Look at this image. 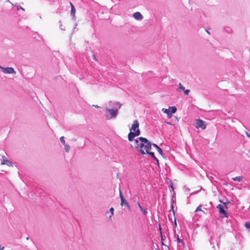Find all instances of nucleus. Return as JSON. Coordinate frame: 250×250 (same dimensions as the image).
<instances>
[{
    "instance_id": "nucleus-5",
    "label": "nucleus",
    "mask_w": 250,
    "mask_h": 250,
    "mask_svg": "<svg viewBox=\"0 0 250 250\" xmlns=\"http://www.w3.org/2000/svg\"><path fill=\"white\" fill-rule=\"evenodd\" d=\"M196 127L197 128L200 127L202 129L204 130L206 128V125L203 120L201 119H197L196 121Z\"/></svg>"
},
{
    "instance_id": "nucleus-22",
    "label": "nucleus",
    "mask_w": 250,
    "mask_h": 250,
    "mask_svg": "<svg viewBox=\"0 0 250 250\" xmlns=\"http://www.w3.org/2000/svg\"><path fill=\"white\" fill-rule=\"evenodd\" d=\"M119 193H120V197L121 199L125 198L123 196L122 193V192H121V190L120 189H119Z\"/></svg>"
},
{
    "instance_id": "nucleus-32",
    "label": "nucleus",
    "mask_w": 250,
    "mask_h": 250,
    "mask_svg": "<svg viewBox=\"0 0 250 250\" xmlns=\"http://www.w3.org/2000/svg\"><path fill=\"white\" fill-rule=\"evenodd\" d=\"M161 242H162V245H164V244L163 243V236H161Z\"/></svg>"
},
{
    "instance_id": "nucleus-9",
    "label": "nucleus",
    "mask_w": 250,
    "mask_h": 250,
    "mask_svg": "<svg viewBox=\"0 0 250 250\" xmlns=\"http://www.w3.org/2000/svg\"><path fill=\"white\" fill-rule=\"evenodd\" d=\"M162 110L164 113L167 114V117L169 118H171L172 117V113L170 112V110H169V109H167V108H162Z\"/></svg>"
},
{
    "instance_id": "nucleus-6",
    "label": "nucleus",
    "mask_w": 250,
    "mask_h": 250,
    "mask_svg": "<svg viewBox=\"0 0 250 250\" xmlns=\"http://www.w3.org/2000/svg\"><path fill=\"white\" fill-rule=\"evenodd\" d=\"M1 158L2 159V161L1 163V165H6L10 167H13V163L9 161L4 155H2Z\"/></svg>"
},
{
    "instance_id": "nucleus-13",
    "label": "nucleus",
    "mask_w": 250,
    "mask_h": 250,
    "mask_svg": "<svg viewBox=\"0 0 250 250\" xmlns=\"http://www.w3.org/2000/svg\"><path fill=\"white\" fill-rule=\"evenodd\" d=\"M169 108L171 109L170 112L172 114L175 113L177 111V108L175 106L169 107Z\"/></svg>"
},
{
    "instance_id": "nucleus-4",
    "label": "nucleus",
    "mask_w": 250,
    "mask_h": 250,
    "mask_svg": "<svg viewBox=\"0 0 250 250\" xmlns=\"http://www.w3.org/2000/svg\"><path fill=\"white\" fill-rule=\"evenodd\" d=\"M106 111H108L111 116H109L108 115H106V118L107 119H110L111 118L115 117L118 112V111L116 109H106Z\"/></svg>"
},
{
    "instance_id": "nucleus-29",
    "label": "nucleus",
    "mask_w": 250,
    "mask_h": 250,
    "mask_svg": "<svg viewBox=\"0 0 250 250\" xmlns=\"http://www.w3.org/2000/svg\"><path fill=\"white\" fill-rule=\"evenodd\" d=\"M246 134L250 139V134H249L248 132H246Z\"/></svg>"
},
{
    "instance_id": "nucleus-35",
    "label": "nucleus",
    "mask_w": 250,
    "mask_h": 250,
    "mask_svg": "<svg viewBox=\"0 0 250 250\" xmlns=\"http://www.w3.org/2000/svg\"><path fill=\"white\" fill-rule=\"evenodd\" d=\"M206 32H207L208 34H210L208 30H206Z\"/></svg>"
},
{
    "instance_id": "nucleus-31",
    "label": "nucleus",
    "mask_w": 250,
    "mask_h": 250,
    "mask_svg": "<svg viewBox=\"0 0 250 250\" xmlns=\"http://www.w3.org/2000/svg\"><path fill=\"white\" fill-rule=\"evenodd\" d=\"M165 123L167 125H172V124L170 122H165Z\"/></svg>"
},
{
    "instance_id": "nucleus-15",
    "label": "nucleus",
    "mask_w": 250,
    "mask_h": 250,
    "mask_svg": "<svg viewBox=\"0 0 250 250\" xmlns=\"http://www.w3.org/2000/svg\"><path fill=\"white\" fill-rule=\"evenodd\" d=\"M137 204L138 205V206L141 209V211L143 212V213L145 214L146 212V210L145 209H144L141 206L140 203L138 201L137 202Z\"/></svg>"
},
{
    "instance_id": "nucleus-27",
    "label": "nucleus",
    "mask_w": 250,
    "mask_h": 250,
    "mask_svg": "<svg viewBox=\"0 0 250 250\" xmlns=\"http://www.w3.org/2000/svg\"><path fill=\"white\" fill-rule=\"evenodd\" d=\"M159 231H160V235H161V236H162V231H161L162 229H161V227L160 224H159Z\"/></svg>"
},
{
    "instance_id": "nucleus-20",
    "label": "nucleus",
    "mask_w": 250,
    "mask_h": 250,
    "mask_svg": "<svg viewBox=\"0 0 250 250\" xmlns=\"http://www.w3.org/2000/svg\"><path fill=\"white\" fill-rule=\"evenodd\" d=\"M16 7H17V10H20V9H21V10H22L23 11H24V9L23 8L21 7V6H19V5H17L16 6Z\"/></svg>"
},
{
    "instance_id": "nucleus-30",
    "label": "nucleus",
    "mask_w": 250,
    "mask_h": 250,
    "mask_svg": "<svg viewBox=\"0 0 250 250\" xmlns=\"http://www.w3.org/2000/svg\"><path fill=\"white\" fill-rule=\"evenodd\" d=\"M152 145H153V146H154L156 148H158V147H159V146H158L157 145H156V144H153Z\"/></svg>"
},
{
    "instance_id": "nucleus-34",
    "label": "nucleus",
    "mask_w": 250,
    "mask_h": 250,
    "mask_svg": "<svg viewBox=\"0 0 250 250\" xmlns=\"http://www.w3.org/2000/svg\"><path fill=\"white\" fill-rule=\"evenodd\" d=\"M177 240H178V242H180L181 241V239H179L178 237V239H177Z\"/></svg>"
},
{
    "instance_id": "nucleus-11",
    "label": "nucleus",
    "mask_w": 250,
    "mask_h": 250,
    "mask_svg": "<svg viewBox=\"0 0 250 250\" xmlns=\"http://www.w3.org/2000/svg\"><path fill=\"white\" fill-rule=\"evenodd\" d=\"M121 200V206H123L124 205L127 207H129L128 202L125 200V198H123Z\"/></svg>"
},
{
    "instance_id": "nucleus-17",
    "label": "nucleus",
    "mask_w": 250,
    "mask_h": 250,
    "mask_svg": "<svg viewBox=\"0 0 250 250\" xmlns=\"http://www.w3.org/2000/svg\"><path fill=\"white\" fill-rule=\"evenodd\" d=\"M157 151H158V152L162 156H163V155H164V154L163 153V150L162 149L160 148V147H158L157 148Z\"/></svg>"
},
{
    "instance_id": "nucleus-12",
    "label": "nucleus",
    "mask_w": 250,
    "mask_h": 250,
    "mask_svg": "<svg viewBox=\"0 0 250 250\" xmlns=\"http://www.w3.org/2000/svg\"><path fill=\"white\" fill-rule=\"evenodd\" d=\"M197 211H201L203 213L205 214V212H204V211L202 209V206L201 205L198 206L197 207V208H196V209H195V212H197Z\"/></svg>"
},
{
    "instance_id": "nucleus-2",
    "label": "nucleus",
    "mask_w": 250,
    "mask_h": 250,
    "mask_svg": "<svg viewBox=\"0 0 250 250\" xmlns=\"http://www.w3.org/2000/svg\"><path fill=\"white\" fill-rule=\"evenodd\" d=\"M139 123L138 120H135L133 121L131 127L130 129V131L133 130L134 132L137 133L138 134H140V130L139 128Z\"/></svg>"
},
{
    "instance_id": "nucleus-8",
    "label": "nucleus",
    "mask_w": 250,
    "mask_h": 250,
    "mask_svg": "<svg viewBox=\"0 0 250 250\" xmlns=\"http://www.w3.org/2000/svg\"><path fill=\"white\" fill-rule=\"evenodd\" d=\"M2 69L4 73L11 74L15 73V71L12 67L2 68Z\"/></svg>"
},
{
    "instance_id": "nucleus-10",
    "label": "nucleus",
    "mask_w": 250,
    "mask_h": 250,
    "mask_svg": "<svg viewBox=\"0 0 250 250\" xmlns=\"http://www.w3.org/2000/svg\"><path fill=\"white\" fill-rule=\"evenodd\" d=\"M70 4L71 5V7L70 14H71V15L74 16L75 14L76 9H75L74 6L72 4V3L71 2H70Z\"/></svg>"
},
{
    "instance_id": "nucleus-16",
    "label": "nucleus",
    "mask_w": 250,
    "mask_h": 250,
    "mask_svg": "<svg viewBox=\"0 0 250 250\" xmlns=\"http://www.w3.org/2000/svg\"><path fill=\"white\" fill-rule=\"evenodd\" d=\"M65 147V150L67 152H68L70 150V147L68 145L65 144L64 145Z\"/></svg>"
},
{
    "instance_id": "nucleus-3",
    "label": "nucleus",
    "mask_w": 250,
    "mask_h": 250,
    "mask_svg": "<svg viewBox=\"0 0 250 250\" xmlns=\"http://www.w3.org/2000/svg\"><path fill=\"white\" fill-rule=\"evenodd\" d=\"M217 208L218 209L219 212L221 214V217H226L228 218V214L226 212V210L224 208V206L222 204H219L217 206Z\"/></svg>"
},
{
    "instance_id": "nucleus-21",
    "label": "nucleus",
    "mask_w": 250,
    "mask_h": 250,
    "mask_svg": "<svg viewBox=\"0 0 250 250\" xmlns=\"http://www.w3.org/2000/svg\"><path fill=\"white\" fill-rule=\"evenodd\" d=\"M179 88L182 89V90H184L185 89V87L182 85L181 83H179Z\"/></svg>"
},
{
    "instance_id": "nucleus-19",
    "label": "nucleus",
    "mask_w": 250,
    "mask_h": 250,
    "mask_svg": "<svg viewBox=\"0 0 250 250\" xmlns=\"http://www.w3.org/2000/svg\"><path fill=\"white\" fill-rule=\"evenodd\" d=\"M60 141L63 145L65 144V142L63 136H62L60 138Z\"/></svg>"
},
{
    "instance_id": "nucleus-28",
    "label": "nucleus",
    "mask_w": 250,
    "mask_h": 250,
    "mask_svg": "<svg viewBox=\"0 0 250 250\" xmlns=\"http://www.w3.org/2000/svg\"><path fill=\"white\" fill-rule=\"evenodd\" d=\"M152 157L156 161L157 164L158 165H159V161H158V159L156 157H155V156H154V157Z\"/></svg>"
},
{
    "instance_id": "nucleus-18",
    "label": "nucleus",
    "mask_w": 250,
    "mask_h": 250,
    "mask_svg": "<svg viewBox=\"0 0 250 250\" xmlns=\"http://www.w3.org/2000/svg\"><path fill=\"white\" fill-rule=\"evenodd\" d=\"M245 226L247 229H250V221L246 222L245 223Z\"/></svg>"
},
{
    "instance_id": "nucleus-33",
    "label": "nucleus",
    "mask_w": 250,
    "mask_h": 250,
    "mask_svg": "<svg viewBox=\"0 0 250 250\" xmlns=\"http://www.w3.org/2000/svg\"><path fill=\"white\" fill-rule=\"evenodd\" d=\"M92 106H94L95 107L97 108H99V106L97 105H93Z\"/></svg>"
},
{
    "instance_id": "nucleus-25",
    "label": "nucleus",
    "mask_w": 250,
    "mask_h": 250,
    "mask_svg": "<svg viewBox=\"0 0 250 250\" xmlns=\"http://www.w3.org/2000/svg\"><path fill=\"white\" fill-rule=\"evenodd\" d=\"M134 18H135L136 20L138 21H140L142 20L143 17H134Z\"/></svg>"
},
{
    "instance_id": "nucleus-26",
    "label": "nucleus",
    "mask_w": 250,
    "mask_h": 250,
    "mask_svg": "<svg viewBox=\"0 0 250 250\" xmlns=\"http://www.w3.org/2000/svg\"><path fill=\"white\" fill-rule=\"evenodd\" d=\"M110 212L111 213V215H113V214H114V208H113L112 207V208H110Z\"/></svg>"
},
{
    "instance_id": "nucleus-36",
    "label": "nucleus",
    "mask_w": 250,
    "mask_h": 250,
    "mask_svg": "<svg viewBox=\"0 0 250 250\" xmlns=\"http://www.w3.org/2000/svg\"><path fill=\"white\" fill-rule=\"evenodd\" d=\"M175 224L176 225V220H175Z\"/></svg>"
},
{
    "instance_id": "nucleus-23",
    "label": "nucleus",
    "mask_w": 250,
    "mask_h": 250,
    "mask_svg": "<svg viewBox=\"0 0 250 250\" xmlns=\"http://www.w3.org/2000/svg\"><path fill=\"white\" fill-rule=\"evenodd\" d=\"M132 16H142V15L139 12H137L134 13Z\"/></svg>"
},
{
    "instance_id": "nucleus-14",
    "label": "nucleus",
    "mask_w": 250,
    "mask_h": 250,
    "mask_svg": "<svg viewBox=\"0 0 250 250\" xmlns=\"http://www.w3.org/2000/svg\"><path fill=\"white\" fill-rule=\"evenodd\" d=\"M233 181H241L242 180V177L237 176L232 179Z\"/></svg>"
},
{
    "instance_id": "nucleus-24",
    "label": "nucleus",
    "mask_w": 250,
    "mask_h": 250,
    "mask_svg": "<svg viewBox=\"0 0 250 250\" xmlns=\"http://www.w3.org/2000/svg\"><path fill=\"white\" fill-rule=\"evenodd\" d=\"M189 92V90H188V89H187V90L185 89L184 90V94L186 95H188V94Z\"/></svg>"
},
{
    "instance_id": "nucleus-1",
    "label": "nucleus",
    "mask_w": 250,
    "mask_h": 250,
    "mask_svg": "<svg viewBox=\"0 0 250 250\" xmlns=\"http://www.w3.org/2000/svg\"><path fill=\"white\" fill-rule=\"evenodd\" d=\"M152 144L145 138L140 137L135 140V147L139 149L143 154H148L154 157V153L150 152Z\"/></svg>"
},
{
    "instance_id": "nucleus-7",
    "label": "nucleus",
    "mask_w": 250,
    "mask_h": 250,
    "mask_svg": "<svg viewBox=\"0 0 250 250\" xmlns=\"http://www.w3.org/2000/svg\"><path fill=\"white\" fill-rule=\"evenodd\" d=\"M140 134H138L136 132H134L131 131L128 134V139L130 142L133 141L134 138L136 136H139Z\"/></svg>"
}]
</instances>
